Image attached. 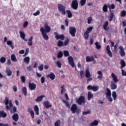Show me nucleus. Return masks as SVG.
I'll return each mask as SVG.
<instances>
[{
    "instance_id": "obj_1",
    "label": "nucleus",
    "mask_w": 126,
    "mask_h": 126,
    "mask_svg": "<svg viewBox=\"0 0 126 126\" xmlns=\"http://www.w3.org/2000/svg\"><path fill=\"white\" fill-rule=\"evenodd\" d=\"M44 29L43 27L40 28V31L42 33L44 40L47 41L49 40V36H48V34H47V33H50V32H51V27L49 26L48 23H46L44 24Z\"/></svg>"
},
{
    "instance_id": "obj_2",
    "label": "nucleus",
    "mask_w": 126,
    "mask_h": 126,
    "mask_svg": "<svg viewBox=\"0 0 126 126\" xmlns=\"http://www.w3.org/2000/svg\"><path fill=\"white\" fill-rule=\"evenodd\" d=\"M58 8L59 12L62 15H65L66 14V11L65 10V7L62 4H58Z\"/></svg>"
},
{
    "instance_id": "obj_3",
    "label": "nucleus",
    "mask_w": 126,
    "mask_h": 126,
    "mask_svg": "<svg viewBox=\"0 0 126 126\" xmlns=\"http://www.w3.org/2000/svg\"><path fill=\"white\" fill-rule=\"evenodd\" d=\"M76 102L78 105H81L85 104L86 99L84 96L81 95L78 98H76Z\"/></svg>"
},
{
    "instance_id": "obj_4",
    "label": "nucleus",
    "mask_w": 126,
    "mask_h": 126,
    "mask_svg": "<svg viewBox=\"0 0 126 126\" xmlns=\"http://www.w3.org/2000/svg\"><path fill=\"white\" fill-rule=\"evenodd\" d=\"M107 92L105 94L106 95V98L108 99L109 102H113V98H112V93L111 92V90L109 88L106 89Z\"/></svg>"
},
{
    "instance_id": "obj_5",
    "label": "nucleus",
    "mask_w": 126,
    "mask_h": 126,
    "mask_svg": "<svg viewBox=\"0 0 126 126\" xmlns=\"http://www.w3.org/2000/svg\"><path fill=\"white\" fill-rule=\"evenodd\" d=\"M69 33L72 37H75V34H76V28L73 27H70L69 28Z\"/></svg>"
},
{
    "instance_id": "obj_6",
    "label": "nucleus",
    "mask_w": 126,
    "mask_h": 126,
    "mask_svg": "<svg viewBox=\"0 0 126 126\" xmlns=\"http://www.w3.org/2000/svg\"><path fill=\"white\" fill-rule=\"evenodd\" d=\"M71 6L73 9L76 10L78 8V1L77 0H72Z\"/></svg>"
},
{
    "instance_id": "obj_7",
    "label": "nucleus",
    "mask_w": 126,
    "mask_h": 126,
    "mask_svg": "<svg viewBox=\"0 0 126 126\" xmlns=\"http://www.w3.org/2000/svg\"><path fill=\"white\" fill-rule=\"evenodd\" d=\"M67 60L69 63V64L71 66H72L73 68L75 67V69H76V67H75V63H74V61H73V58L71 56H69L67 58Z\"/></svg>"
},
{
    "instance_id": "obj_8",
    "label": "nucleus",
    "mask_w": 126,
    "mask_h": 126,
    "mask_svg": "<svg viewBox=\"0 0 126 126\" xmlns=\"http://www.w3.org/2000/svg\"><path fill=\"white\" fill-rule=\"evenodd\" d=\"M54 34L55 35V38L56 40H62V41H63L64 40V35H63V34L59 35L58 34V32H55Z\"/></svg>"
},
{
    "instance_id": "obj_9",
    "label": "nucleus",
    "mask_w": 126,
    "mask_h": 126,
    "mask_svg": "<svg viewBox=\"0 0 126 126\" xmlns=\"http://www.w3.org/2000/svg\"><path fill=\"white\" fill-rule=\"evenodd\" d=\"M29 88L31 91L35 90L37 88V85L34 84L33 82H29Z\"/></svg>"
},
{
    "instance_id": "obj_10",
    "label": "nucleus",
    "mask_w": 126,
    "mask_h": 126,
    "mask_svg": "<svg viewBox=\"0 0 126 126\" xmlns=\"http://www.w3.org/2000/svg\"><path fill=\"white\" fill-rule=\"evenodd\" d=\"M5 105H6L5 108L7 111H10V107L8 106V104L9 103V99H8V97L7 96L5 97L4 101Z\"/></svg>"
},
{
    "instance_id": "obj_11",
    "label": "nucleus",
    "mask_w": 126,
    "mask_h": 126,
    "mask_svg": "<svg viewBox=\"0 0 126 126\" xmlns=\"http://www.w3.org/2000/svg\"><path fill=\"white\" fill-rule=\"evenodd\" d=\"M106 51L109 57H110V58H113V53L112 52V51H111V47H110V45H107L106 46Z\"/></svg>"
},
{
    "instance_id": "obj_12",
    "label": "nucleus",
    "mask_w": 126,
    "mask_h": 126,
    "mask_svg": "<svg viewBox=\"0 0 126 126\" xmlns=\"http://www.w3.org/2000/svg\"><path fill=\"white\" fill-rule=\"evenodd\" d=\"M109 21L111 22V21H113V19L115 18V14L114 13V10H110V14L108 16Z\"/></svg>"
},
{
    "instance_id": "obj_13",
    "label": "nucleus",
    "mask_w": 126,
    "mask_h": 126,
    "mask_svg": "<svg viewBox=\"0 0 126 126\" xmlns=\"http://www.w3.org/2000/svg\"><path fill=\"white\" fill-rule=\"evenodd\" d=\"M119 49L120 50L119 54L121 57H125V56H126V53L125 52V50L124 49L123 46H120Z\"/></svg>"
},
{
    "instance_id": "obj_14",
    "label": "nucleus",
    "mask_w": 126,
    "mask_h": 126,
    "mask_svg": "<svg viewBox=\"0 0 126 126\" xmlns=\"http://www.w3.org/2000/svg\"><path fill=\"white\" fill-rule=\"evenodd\" d=\"M77 106L75 104H73L72 105L70 110L72 113V114H75L76 113V110H77Z\"/></svg>"
},
{
    "instance_id": "obj_15",
    "label": "nucleus",
    "mask_w": 126,
    "mask_h": 126,
    "mask_svg": "<svg viewBox=\"0 0 126 126\" xmlns=\"http://www.w3.org/2000/svg\"><path fill=\"white\" fill-rule=\"evenodd\" d=\"M95 60L94 56H87L86 57V61L87 63H90V62H94Z\"/></svg>"
},
{
    "instance_id": "obj_16",
    "label": "nucleus",
    "mask_w": 126,
    "mask_h": 126,
    "mask_svg": "<svg viewBox=\"0 0 126 126\" xmlns=\"http://www.w3.org/2000/svg\"><path fill=\"white\" fill-rule=\"evenodd\" d=\"M43 105L46 109H49V108H52V104L50 103V102L48 101H45L43 102Z\"/></svg>"
},
{
    "instance_id": "obj_17",
    "label": "nucleus",
    "mask_w": 126,
    "mask_h": 126,
    "mask_svg": "<svg viewBox=\"0 0 126 126\" xmlns=\"http://www.w3.org/2000/svg\"><path fill=\"white\" fill-rule=\"evenodd\" d=\"M85 77L86 78H90V77H91V74L90 73V71H89V68H87L86 69Z\"/></svg>"
},
{
    "instance_id": "obj_18",
    "label": "nucleus",
    "mask_w": 126,
    "mask_h": 126,
    "mask_svg": "<svg viewBox=\"0 0 126 126\" xmlns=\"http://www.w3.org/2000/svg\"><path fill=\"white\" fill-rule=\"evenodd\" d=\"M12 120L15 122H17L18 120H19V116H18V114L15 113L12 116Z\"/></svg>"
},
{
    "instance_id": "obj_19",
    "label": "nucleus",
    "mask_w": 126,
    "mask_h": 126,
    "mask_svg": "<svg viewBox=\"0 0 126 126\" xmlns=\"http://www.w3.org/2000/svg\"><path fill=\"white\" fill-rule=\"evenodd\" d=\"M108 25H109V22L108 21H105L103 24V28L105 31H108V30H109V27H108Z\"/></svg>"
},
{
    "instance_id": "obj_20",
    "label": "nucleus",
    "mask_w": 126,
    "mask_h": 126,
    "mask_svg": "<svg viewBox=\"0 0 126 126\" xmlns=\"http://www.w3.org/2000/svg\"><path fill=\"white\" fill-rule=\"evenodd\" d=\"M48 78L51 79V80H54L55 78H56V75L53 72L51 73L50 74H49L47 76Z\"/></svg>"
},
{
    "instance_id": "obj_21",
    "label": "nucleus",
    "mask_w": 126,
    "mask_h": 126,
    "mask_svg": "<svg viewBox=\"0 0 126 126\" xmlns=\"http://www.w3.org/2000/svg\"><path fill=\"white\" fill-rule=\"evenodd\" d=\"M5 72L7 76H11V75H12V71H11L9 68H7L6 69Z\"/></svg>"
},
{
    "instance_id": "obj_22",
    "label": "nucleus",
    "mask_w": 126,
    "mask_h": 126,
    "mask_svg": "<svg viewBox=\"0 0 126 126\" xmlns=\"http://www.w3.org/2000/svg\"><path fill=\"white\" fill-rule=\"evenodd\" d=\"M28 112H30V114H31V116L32 117V119H34L35 114H34V111H33L32 108L29 107L28 109Z\"/></svg>"
},
{
    "instance_id": "obj_23",
    "label": "nucleus",
    "mask_w": 126,
    "mask_h": 126,
    "mask_svg": "<svg viewBox=\"0 0 126 126\" xmlns=\"http://www.w3.org/2000/svg\"><path fill=\"white\" fill-rule=\"evenodd\" d=\"M111 76H112V78L113 79V80H114V82H115V83H117V82H118V81H119V80H118V77L117 76V75H116L115 74V73H112L111 74Z\"/></svg>"
},
{
    "instance_id": "obj_24",
    "label": "nucleus",
    "mask_w": 126,
    "mask_h": 126,
    "mask_svg": "<svg viewBox=\"0 0 126 126\" xmlns=\"http://www.w3.org/2000/svg\"><path fill=\"white\" fill-rule=\"evenodd\" d=\"M7 114L3 111H0V118H6Z\"/></svg>"
},
{
    "instance_id": "obj_25",
    "label": "nucleus",
    "mask_w": 126,
    "mask_h": 126,
    "mask_svg": "<svg viewBox=\"0 0 126 126\" xmlns=\"http://www.w3.org/2000/svg\"><path fill=\"white\" fill-rule=\"evenodd\" d=\"M120 64L121 65L120 68L123 69V68H124V67H125L126 65V62H125V60H121L120 61Z\"/></svg>"
},
{
    "instance_id": "obj_26",
    "label": "nucleus",
    "mask_w": 126,
    "mask_h": 126,
    "mask_svg": "<svg viewBox=\"0 0 126 126\" xmlns=\"http://www.w3.org/2000/svg\"><path fill=\"white\" fill-rule=\"evenodd\" d=\"M117 85L115 84V82H111V85H110V88L111 90H115V89H117Z\"/></svg>"
},
{
    "instance_id": "obj_27",
    "label": "nucleus",
    "mask_w": 126,
    "mask_h": 126,
    "mask_svg": "<svg viewBox=\"0 0 126 126\" xmlns=\"http://www.w3.org/2000/svg\"><path fill=\"white\" fill-rule=\"evenodd\" d=\"M45 98V95H40L38 96L37 98L35 99V102H41L43 100V98Z\"/></svg>"
},
{
    "instance_id": "obj_28",
    "label": "nucleus",
    "mask_w": 126,
    "mask_h": 126,
    "mask_svg": "<svg viewBox=\"0 0 126 126\" xmlns=\"http://www.w3.org/2000/svg\"><path fill=\"white\" fill-rule=\"evenodd\" d=\"M7 45H8V46H10V47H11V48L12 50H13V49H14V46L13 45L14 44L12 43V41H10V40L7 41Z\"/></svg>"
},
{
    "instance_id": "obj_29",
    "label": "nucleus",
    "mask_w": 126,
    "mask_h": 126,
    "mask_svg": "<svg viewBox=\"0 0 126 126\" xmlns=\"http://www.w3.org/2000/svg\"><path fill=\"white\" fill-rule=\"evenodd\" d=\"M11 60L12 62H14V63L17 62V59H16V56H15V55L12 54L11 55Z\"/></svg>"
},
{
    "instance_id": "obj_30",
    "label": "nucleus",
    "mask_w": 126,
    "mask_h": 126,
    "mask_svg": "<svg viewBox=\"0 0 126 126\" xmlns=\"http://www.w3.org/2000/svg\"><path fill=\"white\" fill-rule=\"evenodd\" d=\"M28 46H33V37L31 36L29 39V42H28Z\"/></svg>"
},
{
    "instance_id": "obj_31",
    "label": "nucleus",
    "mask_w": 126,
    "mask_h": 126,
    "mask_svg": "<svg viewBox=\"0 0 126 126\" xmlns=\"http://www.w3.org/2000/svg\"><path fill=\"white\" fill-rule=\"evenodd\" d=\"M97 74H98L99 76H97V79L101 80L102 78H103V73H102V71H98L97 72Z\"/></svg>"
},
{
    "instance_id": "obj_32",
    "label": "nucleus",
    "mask_w": 126,
    "mask_h": 126,
    "mask_svg": "<svg viewBox=\"0 0 126 126\" xmlns=\"http://www.w3.org/2000/svg\"><path fill=\"white\" fill-rule=\"evenodd\" d=\"M22 91L24 96H27V88H26V87H23L22 89Z\"/></svg>"
},
{
    "instance_id": "obj_33",
    "label": "nucleus",
    "mask_w": 126,
    "mask_h": 126,
    "mask_svg": "<svg viewBox=\"0 0 126 126\" xmlns=\"http://www.w3.org/2000/svg\"><path fill=\"white\" fill-rule=\"evenodd\" d=\"M92 98H93V94L91 92H89L88 93V100L90 101Z\"/></svg>"
},
{
    "instance_id": "obj_34",
    "label": "nucleus",
    "mask_w": 126,
    "mask_h": 126,
    "mask_svg": "<svg viewBox=\"0 0 126 126\" xmlns=\"http://www.w3.org/2000/svg\"><path fill=\"white\" fill-rule=\"evenodd\" d=\"M24 62L26 63V64H28L29 63H30V58L29 57H26L24 59Z\"/></svg>"
},
{
    "instance_id": "obj_35",
    "label": "nucleus",
    "mask_w": 126,
    "mask_h": 126,
    "mask_svg": "<svg viewBox=\"0 0 126 126\" xmlns=\"http://www.w3.org/2000/svg\"><path fill=\"white\" fill-rule=\"evenodd\" d=\"M19 34H20V37H21V38H22V39H24V38H25V37H26V35L25 34V33L24 32L20 31L19 32Z\"/></svg>"
},
{
    "instance_id": "obj_36",
    "label": "nucleus",
    "mask_w": 126,
    "mask_h": 126,
    "mask_svg": "<svg viewBox=\"0 0 126 126\" xmlns=\"http://www.w3.org/2000/svg\"><path fill=\"white\" fill-rule=\"evenodd\" d=\"M64 85L61 86V95L65 93V89L64 88Z\"/></svg>"
},
{
    "instance_id": "obj_37",
    "label": "nucleus",
    "mask_w": 126,
    "mask_h": 126,
    "mask_svg": "<svg viewBox=\"0 0 126 126\" xmlns=\"http://www.w3.org/2000/svg\"><path fill=\"white\" fill-rule=\"evenodd\" d=\"M66 12L67 13L68 18H71L72 17V13H71V11L69 10H66Z\"/></svg>"
},
{
    "instance_id": "obj_38",
    "label": "nucleus",
    "mask_w": 126,
    "mask_h": 126,
    "mask_svg": "<svg viewBox=\"0 0 126 126\" xmlns=\"http://www.w3.org/2000/svg\"><path fill=\"white\" fill-rule=\"evenodd\" d=\"M34 112L37 116L39 115V107L37 105L34 106Z\"/></svg>"
},
{
    "instance_id": "obj_39",
    "label": "nucleus",
    "mask_w": 126,
    "mask_h": 126,
    "mask_svg": "<svg viewBox=\"0 0 126 126\" xmlns=\"http://www.w3.org/2000/svg\"><path fill=\"white\" fill-rule=\"evenodd\" d=\"M84 38L85 39V40H88V38H89V33L85 32L84 33Z\"/></svg>"
},
{
    "instance_id": "obj_40",
    "label": "nucleus",
    "mask_w": 126,
    "mask_h": 126,
    "mask_svg": "<svg viewBox=\"0 0 126 126\" xmlns=\"http://www.w3.org/2000/svg\"><path fill=\"white\" fill-rule=\"evenodd\" d=\"M102 10L104 12H107L108 11V5L105 4L102 7Z\"/></svg>"
},
{
    "instance_id": "obj_41",
    "label": "nucleus",
    "mask_w": 126,
    "mask_h": 126,
    "mask_svg": "<svg viewBox=\"0 0 126 126\" xmlns=\"http://www.w3.org/2000/svg\"><path fill=\"white\" fill-rule=\"evenodd\" d=\"M94 126H97L99 125V122L97 120H94L93 122L91 123Z\"/></svg>"
},
{
    "instance_id": "obj_42",
    "label": "nucleus",
    "mask_w": 126,
    "mask_h": 126,
    "mask_svg": "<svg viewBox=\"0 0 126 126\" xmlns=\"http://www.w3.org/2000/svg\"><path fill=\"white\" fill-rule=\"evenodd\" d=\"M6 62V58L5 57H2L0 58V63H4Z\"/></svg>"
},
{
    "instance_id": "obj_43",
    "label": "nucleus",
    "mask_w": 126,
    "mask_h": 126,
    "mask_svg": "<svg viewBox=\"0 0 126 126\" xmlns=\"http://www.w3.org/2000/svg\"><path fill=\"white\" fill-rule=\"evenodd\" d=\"M63 52H62V51H60L58 54L57 58L58 59H61V58H63Z\"/></svg>"
},
{
    "instance_id": "obj_44",
    "label": "nucleus",
    "mask_w": 126,
    "mask_h": 126,
    "mask_svg": "<svg viewBox=\"0 0 126 126\" xmlns=\"http://www.w3.org/2000/svg\"><path fill=\"white\" fill-rule=\"evenodd\" d=\"M15 113H17V109H16V107L14 106L13 107L12 110H10L11 114H14Z\"/></svg>"
},
{
    "instance_id": "obj_45",
    "label": "nucleus",
    "mask_w": 126,
    "mask_h": 126,
    "mask_svg": "<svg viewBox=\"0 0 126 126\" xmlns=\"http://www.w3.org/2000/svg\"><path fill=\"white\" fill-rule=\"evenodd\" d=\"M112 97L114 101L117 100V93H116V92L114 91L112 92Z\"/></svg>"
},
{
    "instance_id": "obj_46",
    "label": "nucleus",
    "mask_w": 126,
    "mask_h": 126,
    "mask_svg": "<svg viewBox=\"0 0 126 126\" xmlns=\"http://www.w3.org/2000/svg\"><path fill=\"white\" fill-rule=\"evenodd\" d=\"M93 30V27H90L87 29V31H86V32H87V33H88L89 34V33H91Z\"/></svg>"
},
{
    "instance_id": "obj_47",
    "label": "nucleus",
    "mask_w": 126,
    "mask_h": 126,
    "mask_svg": "<svg viewBox=\"0 0 126 126\" xmlns=\"http://www.w3.org/2000/svg\"><path fill=\"white\" fill-rule=\"evenodd\" d=\"M89 114H91V111H90L89 109H88L87 111H83L82 113L83 116H85L86 115H88Z\"/></svg>"
},
{
    "instance_id": "obj_48",
    "label": "nucleus",
    "mask_w": 126,
    "mask_h": 126,
    "mask_svg": "<svg viewBox=\"0 0 126 126\" xmlns=\"http://www.w3.org/2000/svg\"><path fill=\"white\" fill-rule=\"evenodd\" d=\"M81 6H84L86 3V0H81L80 1Z\"/></svg>"
},
{
    "instance_id": "obj_49",
    "label": "nucleus",
    "mask_w": 126,
    "mask_h": 126,
    "mask_svg": "<svg viewBox=\"0 0 126 126\" xmlns=\"http://www.w3.org/2000/svg\"><path fill=\"white\" fill-rule=\"evenodd\" d=\"M94 44L95 45L96 48L97 49V50H100V49L101 48V45L99 44V42H96Z\"/></svg>"
},
{
    "instance_id": "obj_50",
    "label": "nucleus",
    "mask_w": 126,
    "mask_h": 126,
    "mask_svg": "<svg viewBox=\"0 0 126 126\" xmlns=\"http://www.w3.org/2000/svg\"><path fill=\"white\" fill-rule=\"evenodd\" d=\"M99 90V87L97 86H94L93 87V91L94 92H96V91H98Z\"/></svg>"
},
{
    "instance_id": "obj_51",
    "label": "nucleus",
    "mask_w": 126,
    "mask_h": 126,
    "mask_svg": "<svg viewBox=\"0 0 126 126\" xmlns=\"http://www.w3.org/2000/svg\"><path fill=\"white\" fill-rule=\"evenodd\" d=\"M57 46L58 47H63V42L62 40H59L58 42Z\"/></svg>"
},
{
    "instance_id": "obj_52",
    "label": "nucleus",
    "mask_w": 126,
    "mask_h": 126,
    "mask_svg": "<svg viewBox=\"0 0 126 126\" xmlns=\"http://www.w3.org/2000/svg\"><path fill=\"white\" fill-rule=\"evenodd\" d=\"M63 55L65 57H69V52L67 50H64L63 51Z\"/></svg>"
},
{
    "instance_id": "obj_53",
    "label": "nucleus",
    "mask_w": 126,
    "mask_h": 126,
    "mask_svg": "<svg viewBox=\"0 0 126 126\" xmlns=\"http://www.w3.org/2000/svg\"><path fill=\"white\" fill-rule=\"evenodd\" d=\"M126 15V11L125 10H122L121 13V17H125Z\"/></svg>"
},
{
    "instance_id": "obj_54",
    "label": "nucleus",
    "mask_w": 126,
    "mask_h": 126,
    "mask_svg": "<svg viewBox=\"0 0 126 126\" xmlns=\"http://www.w3.org/2000/svg\"><path fill=\"white\" fill-rule=\"evenodd\" d=\"M118 47H119V43H116L114 46V52L117 53L118 52Z\"/></svg>"
},
{
    "instance_id": "obj_55",
    "label": "nucleus",
    "mask_w": 126,
    "mask_h": 126,
    "mask_svg": "<svg viewBox=\"0 0 126 126\" xmlns=\"http://www.w3.org/2000/svg\"><path fill=\"white\" fill-rule=\"evenodd\" d=\"M38 70L40 71H43L44 69V65L43 64H41L38 67Z\"/></svg>"
},
{
    "instance_id": "obj_56",
    "label": "nucleus",
    "mask_w": 126,
    "mask_h": 126,
    "mask_svg": "<svg viewBox=\"0 0 126 126\" xmlns=\"http://www.w3.org/2000/svg\"><path fill=\"white\" fill-rule=\"evenodd\" d=\"M21 80L22 82H23V83H25V82L26 81V78H25V76H21Z\"/></svg>"
},
{
    "instance_id": "obj_57",
    "label": "nucleus",
    "mask_w": 126,
    "mask_h": 126,
    "mask_svg": "<svg viewBox=\"0 0 126 126\" xmlns=\"http://www.w3.org/2000/svg\"><path fill=\"white\" fill-rule=\"evenodd\" d=\"M55 126H61V120L57 121L55 123Z\"/></svg>"
},
{
    "instance_id": "obj_58",
    "label": "nucleus",
    "mask_w": 126,
    "mask_h": 126,
    "mask_svg": "<svg viewBox=\"0 0 126 126\" xmlns=\"http://www.w3.org/2000/svg\"><path fill=\"white\" fill-rule=\"evenodd\" d=\"M56 64L58 65V67H59V68H61V67H62V63H61V61H58L56 62Z\"/></svg>"
},
{
    "instance_id": "obj_59",
    "label": "nucleus",
    "mask_w": 126,
    "mask_h": 126,
    "mask_svg": "<svg viewBox=\"0 0 126 126\" xmlns=\"http://www.w3.org/2000/svg\"><path fill=\"white\" fill-rule=\"evenodd\" d=\"M68 43H69V39L67 38L64 42V45L67 46L68 45Z\"/></svg>"
},
{
    "instance_id": "obj_60",
    "label": "nucleus",
    "mask_w": 126,
    "mask_h": 126,
    "mask_svg": "<svg viewBox=\"0 0 126 126\" xmlns=\"http://www.w3.org/2000/svg\"><path fill=\"white\" fill-rule=\"evenodd\" d=\"M91 22H92V17H89L88 18V24H91Z\"/></svg>"
},
{
    "instance_id": "obj_61",
    "label": "nucleus",
    "mask_w": 126,
    "mask_h": 126,
    "mask_svg": "<svg viewBox=\"0 0 126 126\" xmlns=\"http://www.w3.org/2000/svg\"><path fill=\"white\" fill-rule=\"evenodd\" d=\"M28 26V22L27 21H25L23 24L24 28H26Z\"/></svg>"
},
{
    "instance_id": "obj_62",
    "label": "nucleus",
    "mask_w": 126,
    "mask_h": 126,
    "mask_svg": "<svg viewBox=\"0 0 126 126\" xmlns=\"http://www.w3.org/2000/svg\"><path fill=\"white\" fill-rule=\"evenodd\" d=\"M121 71H122V75L123 76H126V71H125V70H123V69H122Z\"/></svg>"
},
{
    "instance_id": "obj_63",
    "label": "nucleus",
    "mask_w": 126,
    "mask_h": 126,
    "mask_svg": "<svg viewBox=\"0 0 126 126\" xmlns=\"http://www.w3.org/2000/svg\"><path fill=\"white\" fill-rule=\"evenodd\" d=\"M12 88L14 92H17L18 89H17V87H16V85L13 86Z\"/></svg>"
},
{
    "instance_id": "obj_64",
    "label": "nucleus",
    "mask_w": 126,
    "mask_h": 126,
    "mask_svg": "<svg viewBox=\"0 0 126 126\" xmlns=\"http://www.w3.org/2000/svg\"><path fill=\"white\" fill-rule=\"evenodd\" d=\"M40 81L42 84L45 83V77H41L40 79Z\"/></svg>"
}]
</instances>
